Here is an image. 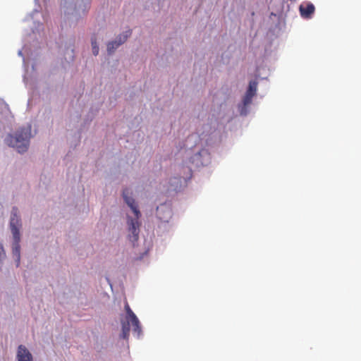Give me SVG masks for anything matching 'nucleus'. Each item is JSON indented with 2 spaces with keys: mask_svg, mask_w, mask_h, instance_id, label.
<instances>
[{
  "mask_svg": "<svg viewBox=\"0 0 361 361\" xmlns=\"http://www.w3.org/2000/svg\"><path fill=\"white\" fill-rule=\"evenodd\" d=\"M123 197L126 203L132 209L135 214V219L130 217L128 218V238L130 241L134 245L137 241L140 233V223L139 219L140 217V212L138 209L137 205L136 204L134 199L132 197V192L129 189H125L123 191Z\"/></svg>",
  "mask_w": 361,
  "mask_h": 361,
  "instance_id": "1",
  "label": "nucleus"
},
{
  "mask_svg": "<svg viewBox=\"0 0 361 361\" xmlns=\"http://www.w3.org/2000/svg\"><path fill=\"white\" fill-rule=\"evenodd\" d=\"M31 136V127L30 126L20 128L16 135H8L6 138V144L16 148L19 153L27 150Z\"/></svg>",
  "mask_w": 361,
  "mask_h": 361,
  "instance_id": "2",
  "label": "nucleus"
},
{
  "mask_svg": "<svg viewBox=\"0 0 361 361\" xmlns=\"http://www.w3.org/2000/svg\"><path fill=\"white\" fill-rule=\"evenodd\" d=\"M125 311L126 315L123 319H121V334L120 337L125 340H128L130 324L133 327V333L136 334L139 336L141 334V326L139 319L130 309L128 303L126 302L125 304Z\"/></svg>",
  "mask_w": 361,
  "mask_h": 361,
  "instance_id": "3",
  "label": "nucleus"
},
{
  "mask_svg": "<svg viewBox=\"0 0 361 361\" xmlns=\"http://www.w3.org/2000/svg\"><path fill=\"white\" fill-rule=\"evenodd\" d=\"M10 227L13 235L17 236L20 235L19 230L21 227V222L20 219L18 215V209L16 207H13L11 212Z\"/></svg>",
  "mask_w": 361,
  "mask_h": 361,
  "instance_id": "4",
  "label": "nucleus"
},
{
  "mask_svg": "<svg viewBox=\"0 0 361 361\" xmlns=\"http://www.w3.org/2000/svg\"><path fill=\"white\" fill-rule=\"evenodd\" d=\"M130 35V30L126 31L124 34L120 35L115 41L109 42L107 44V51L109 54L113 53L115 49L123 44Z\"/></svg>",
  "mask_w": 361,
  "mask_h": 361,
  "instance_id": "5",
  "label": "nucleus"
},
{
  "mask_svg": "<svg viewBox=\"0 0 361 361\" xmlns=\"http://www.w3.org/2000/svg\"><path fill=\"white\" fill-rule=\"evenodd\" d=\"M257 82L256 81H250L248 89L243 97V103L245 106L249 105L252 102V97L257 92Z\"/></svg>",
  "mask_w": 361,
  "mask_h": 361,
  "instance_id": "6",
  "label": "nucleus"
},
{
  "mask_svg": "<svg viewBox=\"0 0 361 361\" xmlns=\"http://www.w3.org/2000/svg\"><path fill=\"white\" fill-rule=\"evenodd\" d=\"M13 243L12 247V253L13 257L16 258V266L18 267L20 265V235H13Z\"/></svg>",
  "mask_w": 361,
  "mask_h": 361,
  "instance_id": "7",
  "label": "nucleus"
},
{
  "mask_svg": "<svg viewBox=\"0 0 361 361\" xmlns=\"http://www.w3.org/2000/svg\"><path fill=\"white\" fill-rule=\"evenodd\" d=\"M300 16L303 18H310L314 13L315 8L312 3H303L299 7Z\"/></svg>",
  "mask_w": 361,
  "mask_h": 361,
  "instance_id": "8",
  "label": "nucleus"
},
{
  "mask_svg": "<svg viewBox=\"0 0 361 361\" xmlns=\"http://www.w3.org/2000/svg\"><path fill=\"white\" fill-rule=\"evenodd\" d=\"M18 361H33L32 355L27 348L23 345H20L17 351Z\"/></svg>",
  "mask_w": 361,
  "mask_h": 361,
  "instance_id": "9",
  "label": "nucleus"
},
{
  "mask_svg": "<svg viewBox=\"0 0 361 361\" xmlns=\"http://www.w3.org/2000/svg\"><path fill=\"white\" fill-rule=\"evenodd\" d=\"M171 185L172 187V190H177L178 188H180L182 184V180L180 177H174L173 179L171 180Z\"/></svg>",
  "mask_w": 361,
  "mask_h": 361,
  "instance_id": "10",
  "label": "nucleus"
},
{
  "mask_svg": "<svg viewBox=\"0 0 361 361\" xmlns=\"http://www.w3.org/2000/svg\"><path fill=\"white\" fill-rule=\"evenodd\" d=\"M92 53L94 55H97L99 54V47L96 44L92 42Z\"/></svg>",
  "mask_w": 361,
  "mask_h": 361,
  "instance_id": "11",
  "label": "nucleus"
},
{
  "mask_svg": "<svg viewBox=\"0 0 361 361\" xmlns=\"http://www.w3.org/2000/svg\"><path fill=\"white\" fill-rule=\"evenodd\" d=\"M165 208H166L165 206H161V207H157V215H158L159 218L161 219H164L166 218L164 216H161V215L160 214L161 211L164 210Z\"/></svg>",
  "mask_w": 361,
  "mask_h": 361,
  "instance_id": "12",
  "label": "nucleus"
},
{
  "mask_svg": "<svg viewBox=\"0 0 361 361\" xmlns=\"http://www.w3.org/2000/svg\"><path fill=\"white\" fill-rule=\"evenodd\" d=\"M167 213H168V216L171 215V211L169 209H167Z\"/></svg>",
  "mask_w": 361,
  "mask_h": 361,
  "instance_id": "13",
  "label": "nucleus"
}]
</instances>
